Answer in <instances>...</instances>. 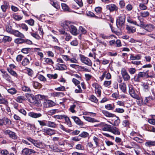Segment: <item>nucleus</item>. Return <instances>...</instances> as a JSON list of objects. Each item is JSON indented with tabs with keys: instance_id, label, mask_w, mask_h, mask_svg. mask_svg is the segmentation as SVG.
I'll return each mask as SVG.
<instances>
[{
	"instance_id": "1",
	"label": "nucleus",
	"mask_w": 155,
	"mask_h": 155,
	"mask_svg": "<svg viewBox=\"0 0 155 155\" xmlns=\"http://www.w3.org/2000/svg\"><path fill=\"white\" fill-rule=\"evenodd\" d=\"M152 74L149 75V74L147 73V71L146 72H140L137 74H136L134 77V79L135 81L139 82L140 79L141 78L144 77L147 78H154L155 77V74L153 72H151Z\"/></svg>"
},
{
	"instance_id": "2",
	"label": "nucleus",
	"mask_w": 155,
	"mask_h": 155,
	"mask_svg": "<svg viewBox=\"0 0 155 155\" xmlns=\"http://www.w3.org/2000/svg\"><path fill=\"white\" fill-rule=\"evenodd\" d=\"M125 16L124 15H122L119 16L116 20L117 26L118 28L120 29V27H122L124 24Z\"/></svg>"
},
{
	"instance_id": "3",
	"label": "nucleus",
	"mask_w": 155,
	"mask_h": 155,
	"mask_svg": "<svg viewBox=\"0 0 155 155\" xmlns=\"http://www.w3.org/2000/svg\"><path fill=\"white\" fill-rule=\"evenodd\" d=\"M80 60L82 63L89 66H92V62L90 59L82 54L80 55Z\"/></svg>"
},
{
	"instance_id": "4",
	"label": "nucleus",
	"mask_w": 155,
	"mask_h": 155,
	"mask_svg": "<svg viewBox=\"0 0 155 155\" xmlns=\"http://www.w3.org/2000/svg\"><path fill=\"white\" fill-rule=\"evenodd\" d=\"M27 139L38 148H42L43 147V144L41 142H39L37 140H34L31 137L27 138Z\"/></svg>"
},
{
	"instance_id": "5",
	"label": "nucleus",
	"mask_w": 155,
	"mask_h": 155,
	"mask_svg": "<svg viewBox=\"0 0 155 155\" xmlns=\"http://www.w3.org/2000/svg\"><path fill=\"white\" fill-rule=\"evenodd\" d=\"M128 87L129 92L131 97L135 99H139V96L136 94L133 86L129 84Z\"/></svg>"
},
{
	"instance_id": "6",
	"label": "nucleus",
	"mask_w": 155,
	"mask_h": 155,
	"mask_svg": "<svg viewBox=\"0 0 155 155\" xmlns=\"http://www.w3.org/2000/svg\"><path fill=\"white\" fill-rule=\"evenodd\" d=\"M59 31L61 35H64L63 38L66 41H69L72 38V36L69 33H67L64 30L61 29L59 30Z\"/></svg>"
},
{
	"instance_id": "7",
	"label": "nucleus",
	"mask_w": 155,
	"mask_h": 155,
	"mask_svg": "<svg viewBox=\"0 0 155 155\" xmlns=\"http://www.w3.org/2000/svg\"><path fill=\"white\" fill-rule=\"evenodd\" d=\"M143 28L147 31L149 32L154 31L155 29V26L152 24L149 23L146 25H144L143 22Z\"/></svg>"
},
{
	"instance_id": "8",
	"label": "nucleus",
	"mask_w": 155,
	"mask_h": 155,
	"mask_svg": "<svg viewBox=\"0 0 155 155\" xmlns=\"http://www.w3.org/2000/svg\"><path fill=\"white\" fill-rule=\"evenodd\" d=\"M12 124V121L6 117H4L2 119H0V125L3 126V125H10Z\"/></svg>"
},
{
	"instance_id": "9",
	"label": "nucleus",
	"mask_w": 155,
	"mask_h": 155,
	"mask_svg": "<svg viewBox=\"0 0 155 155\" xmlns=\"http://www.w3.org/2000/svg\"><path fill=\"white\" fill-rule=\"evenodd\" d=\"M92 86L95 88V92L97 94L98 96L100 97L101 94V86L96 83H93L92 84Z\"/></svg>"
},
{
	"instance_id": "10",
	"label": "nucleus",
	"mask_w": 155,
	"mask_h": 155,
	"mask_svg": "<svg viewBox=\"0 0 155 155\" xmlns=\"http://www.w3.org/2000/svg\"><path fill=\"white\" fill-rule=\"evenodd\" d=\"M121 74L125 81H128L130 79V77L124 68H122L121 71Z\"/></svg>"
},
{
	"instance_id": "11",
	"label": "nucleus",
	"mask_w": 155,
	"mask_h": 155,
	"mask_svg": "<svg viewBox=\"0 0 155 155\" xmlns=\"http://www.w3.org/2000/svg\"><path fill=\"white\" fill-rule=\"evenodd\" d=\"M106 8L110 12L116 11L118 10V8L115 4H110L106 6Z\"/></svg>"
},
{
	"instance_id": "12",
	"label": "nucleus",
	"mask_w": 155,
	"mask_h": 155,
	"mask_svg": "<svg viewBox=\"0 0 155 155\" xmlns=\"http://www.w3.org/2000/svg\"><path fill=\"white\" fill-rule=\"evenodd\" d=\"M44 107L48 108L54 105V103L50 100H44L43 103Z\"/></svg>"
},
{
	"instance_id": "13",
	"label": "nucleus",
	"mask_w": 155,
	"mask_h": 155,
	"mask_svg": "<svg viewBox=\"0 0 155 155\" xmlns=\"http://www.w3.org/2000/svg\"><path fill=\"white\" fill-rule=\"evenodd\" d=\"M4 133L5 134H8L9 137L13 139H16L17 137L15 133L9 130H7L4 131Z\"/></svg>"
},
{
	"instance_id": "14",
	"label": "nucleus",
	"mask_w": 155,
	"mask_h": 155,
	"mask_svg": "<svg viewBox=\"0 0 155 155\" xmlns=\"http://www.w3.org/2000/svg\"><path fill=\"white\" fill-rule=\"evenodd\" d=\"M22 153L25 155H31L32 153H35L36 151L33 149L25 148L22 150Z\"/></svg>"
},
{
	"instance_id": "15",
	"label": "nucleus",
	"mask_w": 155,
	"mask_h": 155,
	"mask_svg": "<svg viewBox=\"0 0 155 155\" xmlns=\"http://www.w3.org/2000/svg\"><path fill=\"white\" fill-rule=\"evenodd\" d=\"M68 31H69L72 34L74 35H76L79 34V32L76 27L72 25L70 26Z\"/></svg>"
},
{
	"instance_id": "16",
	"label": "nucleus",
	"mask_w": 155,
	"mask_h": 155,
	"mask_svg": "<svg viewBox=\"0 0 155 155\" xmlns=\"http://www.w3.org/2000/svg\"><path fill=\"white\" fill-rule=\"evenodd\" d=\"M71 25V23L70 21H65L62 23L61 26L64 29L68 31Z\"/></svg>"
},
{
	"instance_id": "17",
	"label": "nucleus",
	"mask_w": 155,
	"mask_h": 155,
	"mask_svg": "<svg viewBox=\"0 0 155 155\" xmlns=\"http://www.w3.org/2000/svg\"><path fill=\"white\" fill-rule=\"evenodd\" d=\"M11 34L13 35L16 37H19L21 38H25V36L23 34L18 31L14 29Z\"/></svg>"
},
{
	"instance_id": "18",
	"label": "nucleus",
	"mask_w": 155,
	"mask_h": 155,
	"mask_svg": "<svg viewBox=\"0 0 155 155\" xmlns=\"http://www.w3.org/2000/svg\"><path fill=\"white\" fill-rule=\"evenodd\" d=\"M127 21L128 22L138 26H142V25H143V22L141 21H140L139 24H138L137 23V22L133 21L132 19L130 18L129 17L127 18Z\"/></svg>"
},
{
	"instance_id": "19",
	"label": "nucleus",
	"mask_w": 155,
	"mask_h": 155,
	"mask_svg": "<svg viewBox=\"0 0 155 155\" xmlns=\"http://www.w3.org/2000/svg\"><path fill=\"white\" fill-rule=\"evenodd\" d=\"M9 5L8 2L4 1L3 2V4L1 6V8L3 12H6V10L9 8Z\"/></svg>"
},
{
	"instance_id": "20",
	"label": "nucleus",
	"mask_w": 155,
	"mask_h": 155,
	"mask_svg": "<svg viewBox=\"0 0 155 155\" xmlns=\"http://www.w3.org/2000/svg\"><path fill=\"white\" fill-rule=\"evenodd\" d=\"M83 5L82 2L81 1H79L77 0V1L73 3V8L74 9H78L79 7H81Z\"/></svg>"
},
{
	"instance_id": "21",
	"label": "nucleus",
	"mask_w": 155,
	"mask_h": 155,
	"mask_svg": "<svg viewBox=\"0 0 155 155\" xmlns=\"http://www.w3.org/2000/svg\"><path fill=\"white\" fill-rule=\"evenodd\" d=\"M28 114L30 117L35 118H39L42 116L41 113H36L34 112H29Z\"/></svg>"
},
{
	"instance_id": "22",
	"label": "nucleus",
	"mask_w": 155,
	"mask_h": 155,
	"mask_svg": "<svg viewBox=\"0 0 155 155\" xmlns=\"http://www.w3.org/2000/svg\"><path fill=\"white\" fill-rule=\"evenodd\" d=\"M44 132L47 134L49 135H51L55 134L56 130H52L50 128H47L44 129Z\"/></svg>"
},
{
	"instance_id": "23",
	"label": "nucleus",
	"mask_w": 155,
	"mask_h": 155,
	"mask_svg": "<svg viewBox=\"0 0 155 155\" xmlns=\"http://www.w3.org/2000/svg\"><path fill=\"white\" fill-rule=\"evenodd\" d=\"M102 113L105 116L107 117H113L116 116V115L114 114L110 113L105 110H102Z\"/></svg>"
},
{
	"instance_id": "24",
	"label": "nucleus",
	"mask_w": 155,
	"mask_h": 155,
	"mask_svg": "<svg viewBox=\"0 0 155 155\" xmlns=\"http://www.w3.org/2000/svg\"><path fill=\"white\" fill-rule=\"evenodd\" d=\"M2 42L5 43L7 42H10L12 40V38L11 37L7 35H4L3 37L1 39Z\"/></svg>"
},
{
	"instance_id": "25",
	"label": "nucleus",
	"mask_w": 155,
	"mask_h": 155,
	"mask_svg": "<svg viewBox=\"0 0 155 155\" xmlns=\"http://www.w3.org/2000/svg\"><path fill=\"white\" fill-rule=\"evenodd\" d=\"M71 118L74 120V122L77 124L81 126L83 125V122L81 121L78 117L76 116H72Z\"/></svg>"
},
{
	"instance_id": "26",
	"label": "nucleus",
	"mask_w": 155,
	"mask_h": 155,
	"mask_svg": "<svg viewBox=\"0 0 155 155\" xmlns=\"http://www.w3.org/2000/svg\"><path fill=\"white\" fill-rule=\"evenodd\" d=\"M115 135H119L120 132L119 129L115 127H112L110 131Z\"/></svg>"
},
{
	"instance_id": "27",
	"label": "nucleus",
	"mask_w": 155,
	"mask_h": 155,
	"mask_svg": "<svg viewBox=\"0 0 155 155\" xmlns=\"http://www.w3.org/2000/svg\"><path fill=\"white\" fill-rule=\"evenodd\" d=\"M61 6L62 9L64 12H71V11L68 6L65 3H62Z\"/></svg>"
},
{
	"instance_id": "28",
	"label": "nucleus",
	"mask_w": 155,
	"mask_h": 155,
	"mask_svg": "<svg viewBox=\"0 0 155 155\" xmlns=\"http://www.w3.org/2000/svg\"><path fill=\"white\" fill-rule=\"evenodd\" d=\"M84 118L86 120L91 122H98L99 121L94 118L87 117L83 116Z\"/></svg>"
},
{
	"instance_id": "29",
	"label": "nucleus",
	"mask_w": 155,
	"mask_h": 155,
	"mask_svg": "<svg viewBox=\"0 0 155 155\" xmlns=\"http://www.w3.org/2000/svg\"><path fill=\"white\" fill-rule=\"evenodd\" d=\"M149 84L147 83H144L142 84L143 88V90L144 91L147 92L149 91L150 89Z\"/></svg>"
},
{
	"instance_id": "30",
	"label": "nucleus",
	"mask_w": 155,
	"mask_h": 155,
	"mask_svg": "<svg viewBox=\"0 0 155 155\" xmlns=\"http://www.w3.org/2000/svg\"><path fill=\"white\" fill-rule=\"evenodd\" d=\"M126 29L127 30V32L129 33H133L135 32L136 28L131 26H129L128 25L127 26Z\"/></svg>"
},
{
	"instance_id": "31",
	"label": "nucleus",
	"mask_w": 155,
	"mask_h": 155,
	"mask_svg": "<svg viewBox=\"0 0 155 155\" xmlns=\"http://www.w3.org/2000/svg\"><path fill=\"white\" fill-rule=\"evenodd\" d=\"M13 30L14 29L12 28V27L9 25L8 24L6 25L5 31L8 33L11 34Z\"/></svg>"
},
{
	"instance_id": "32",
	"label": "nucleus",
	"mask_w": 155,
	"mask_h": 155,
	"mask_svg": "<svg viewBox=\"0 0 155 155\" xmlns=\"http://www.w3.org/2000/svg\"><path fill=\"white\" fill-rule=\"evenodd\" d=\"M119 87L122 92L125 93L126 91V85L124 83H121L119 85Z\"/></svg>"
},
{
	"instance_id": "33",
	"label": "nucleus",
	"mask_w": 155,
	"mask_h": 155,
	"mask_svg": "<svg viewBox=\"0 0 155 155\" xmlns=\"http://www.w3.org/2000/svg\"><path fill=\"white\" fill-rule=\"evenodd\" d=\"M130 59L132 60H140L141 59V56L140 54H138L136 56H135L132 54H130Z\"/></svg>"
},
{
	"instance_id": "34",
	"label": "nucleus",
	"mask_w": 155,
	"mask_h": 155,
	"mask_svg": "<svg viewBox=\"0 0 155 155\" xmlns=\"http://www.w3.org/2000/svg\"><path fill=\"white\" fill-rule=\"evenodd\" d=\"M45 62L47 64L52 65L54 64V62L52 60L49 58H45Z\"/></svg>"
},
{
	"instance_id": "35",
	"label": "nucleus",
	"mask_w": 155,
	"mask_h": 155,
	"mask_svg": "<svg viewBox=\"0 0 155 155\" xmlns=\"http://www.w3.org/2000/svg\"><path fill=\"white\" fill-rule=\"evenodd\" d=\"M106 109L109 110H112L115 108V105L114 104H108L105 106Z\"/></svg>"
},
{
	"instance_id": "36",
	"label": "nucleus",
	"mask_w": 155,
	"mask_h": 155,
	"mask_svg": "<svg viewBox=\"0 0 155 155\" xmlns=\"http://www.w3.org/2000/svg\"><path fill=\"white\" fill-rule=\"evenodd\" d=\"M26 96L30 102H33L34 99V97L33 95L28 94H26Z\"/></svg>"
},
{
	"instance_id": "37",
	"label": "nucleus",
	"mask_w": 155,
	"mask_h": 155,
	"mask_svg": "<svg viewBox=\"0 0 155 155\" xmlns=\"http://www.w3.org/2000/svg\"><path fill=\"white\" fill-rule=\"evenodd\" d=\"M112 126L109 125L105 124L104 127L102 128V130L104 131H110Z\"/></svg>"
},
{
	"instance_id": "38",
	"label": "nucleus",
	"mask_w": 155,
	"mask_h": 155,
	"mask_svg": "<svg viewBox=\"0 0 155 155\" xmlns=\"http://www.w3.org/2000/svg\"><path fill=\"white\" fill-rule=\"evenodd\" d=\"M115 117L117 119L115 120L114 121V124H112L110 122H109L111 124L113 125L114 126H118L119 124H120V120L119 118V117L117 116L116 115Z\"/></svg>"
},
{
	"instance_id": "39",
	"label": "nucleus",
	"mask_w": 155,
	"mask_h": 155,
	"mask_svg": "<svg viewBox=\"0 0 155 155\" xmlns=\"http://www.w3.org/2000/svg\"><path fill=\"white\" fill-rule=\"evenodd\" d=\"M145 144L146 146L149 147L155 146V141H149L146 142Z\"/></svg>"
},
{
	"instance_id": "40",
	"label": "nucleus",
	"mask_w": 155,
	"mask_h": 155,
	"mask_svg": "<svg viewBox=\"0 0 155 155\" xmlns=\"http://www.w3.org/2000/svg\"><path fill=\"white\" fill-rule=\"evenodd\" d=\"M59 70L61 71H63L66 70L67 68V67L65 64H58Z\"/></svg>"
},
{
	"instance_id": "41",
	"label": "nucleus",
	"mask_w": 155,
	"mask_h": 155,
	"mask_svg": "<svg viewBox=\"0 0 155 155\" xmlns=\"http://www.w3.org/2000/svg\"><path fill=\"white\" fill-rule=\"evenodd\" d=\"M154 98L152 96H149L146 97L144 99V103L146 104L149 103L150 101L153 100Z\"/></svg>"
},
{
	"instance_id": "42",
	"label": "nucleus",
	"mask_w": 155,
	"mask_h": 155,
	"mask_svg": "<svg viewBox=\"0 0 155 155\" xmlns=\"http://www.w3.org/2000/svg\"><path fill=\"white\" fill-rule=\"evenodd\" d=\"M65 121L68 126L71 127L72 126L71 123L69 118L67 116L65 115L64 118Z\"/></svg>"
},
{
	"instance_id": "43",
	"label": "nucleus",
	"mask_w": 155,
	"mask_h": 155,
	"mask_svg": "<svg viewBox=\"0 0 155 155\" xmlns=\"http://www.w3.org/2000/svg\"><path fill=\"white\" fill-rule=\"evenodd\" d=\"M7 91L12 94H15L17 92L15 89L13 87L7 89Z\"/></svg>"
},
{
	"instance_id": "44",
	"label": "nucleus",
	"mask_w": 155,
	"mask_h": 155,
	"mask_svg": "<svg viewBox=\"0 0 155 155\" xmlns=\"http://www.w3.org/2000/svg\"><path fill=\"white\" fill-rule=\"evenodd\" d=\"M36 17L37 19L42 21L45 20L46 18L45 16L43 14L41 15L38 16H36Z\"/></svg>"
},
{
	"instance_id": "45",
	"label": "nucleus",
	"mask_w": 155,
	"mask_h": 155,
	"mask_svg": "<svg viewBox=\"0 0 155 155\" xmlns=\"http://www.w3.org/2000/svg\"><path fill=\"white\" fill-rule=\"evenodd\" d=\"M47 126L55 128L56 126V125L54 122L48 121L47 122Z\"/></svg>"
},
{
	"instance_id": "46",
	"label": "nucleus",
	"mask_w": 155,
	"mask_h": 155,
	"mask_svg": "<svg viewBox=\"0 0 155 155\" xmlns=\"http://www.w3.org/2000/svg\"><path fill=\"white\" fill-rule=\"evenodd\" d=\"M25 100L26 98L23 96H18L16 99V101L19 103H22Z\"/></svg>"
},
{
	"instance_id": "47",
	"label": "nucleus",
	"mask_w": 155,
	"mask_h": 155,
	"mask_svg": "<svg viewBox=\"0 0 155 155\" xmlns=\"http://www.w3.org/2000/svg\"><path fill=\"white\" fill-rule=\"evenodd\" d=\"M22 38H16L14 42L17 44H20L24 43V39Z\"/></svg>"
},
{
	"instance_id": "48",
	"label": "nucleus",
	"mask_w": 155,
	"mask_h": 155,
	"mask_svg": "<svg viewBox=\"0 0 155 155\" xmlns=\"http://www.w3.org/2000/svg\"><path fill=\"white\" fill-rule=\"evenodd\" d=\"M139 99H137L138 101L137 102V104L139 106H141L143 104H146L144 103V100H143V99L142 98L140 97L139 96Z\"/></svg>"
},
{
	"instance_id": "49",
	"label": "nucleus",
	"mask_w": 155,
	"mask_h": 155,
	"mask_svg": "<svg viewBox=\"0 0 155 155\" xmlns=\"http://www.w3.org/2000/svg\"><path fill=\"white\" fill-rule=\"evenodd\" d=\"M29 63V61L27 58H25L22 61L21 64L24 66L28 65Z\"/></svg>"
},
{
	"instance_id": "50",
	"label": "nucleus",
	"mask_w": 155,
	"mask_h": 155,
	"mask_svg": "<svg viewBox=\"0 0 155 155\" xmlns=\"http://www.w3.org/2000/svg\"><path fill=\"white\" fill-rule=\"evenodd\" d=\"M30 33L33 37L37 40H39L41 38L36 33L31 32Z\"/></svg>"
},
{
	"instance_id": "51",
	"label": "nucleus",
	"mask_w": 155,
	"mask_h": 155,
	"mask_svg": "<svg viewBox=\"0 0 155 155\" xmlns=\"http://www.w3.org/2000/svg\"><path fill=\"white\" fill-rule=\"evenodd\" d=\"M140 14L142 17L146 18L149 15L150 13L148 11H144L141 12Z\"/></svg>"
},
{
	"instance_id": "52",
	"label": "nucleus",
	"mask_w": 155,
	"mask_h": 155,
	"mask_svg": "<svg viewBox=\"0 0 155 155\" xmlns=\"http://www.w3.org/2000/svg\"><path fill=\"white\" fill-rule=\"evenodd\" d=\"M44 97L43 96L39 94L35 96V98L39 103V101L40 102L41 100L43 101V99Z\"/></svg>"
},
{
	"instance_id": "53",
	"label": "nucleus",
	"mask_w": 155,
	"mask_h": 155,
	"mask_svg": "<svg viewBox=\"0 0 155 155\" xmlns=\"http://www.w3.org/2000/svg\"><path fill=\"white\" fill-rule=\"evenodd\" d=\"M19 26L23 30H24L26 31L28 30V28L27 25L25 24H19Z\"/></svg>"
},
{
	"instance_id": "54",
	"label": "nucleus",
	"mask_w": 155,
	"mask_h": 155,
	"mask_svg": "<svg viewBox=\"0 0 155 155\" xmlns=\"http://www.w3.org/2000/svg\"><path fill=\"white\" fill-rule=\"evenodd\" d=\"M47 77L50 79H56L58 77V75L56 74H48L47 75Z\"/></svg>"
},
{
	"instance_id": "55",
	"label": "nucleus",
	"mask_w": 155,
	"mask_h": 155,
	"mask_svg": "<svg viewBox=\"0 0 155 155\" xmlns=\"http://www.w3.org/2000/svg\"><path fill=\"white\" fill-rule=\"evenodd\" d=\"M75 148L76 149L81 150H84V146L80 144H78L75 146Z\"/></svg>"
},
{
	"instance_id": "56",
	"label": "nucleus",
	"mask_w": 155,
	"mask_h": 155,
	"mask_svg": "<svg viewBox=\"0 0 155 155\" xmlns=\"http://www.w3.org/2000/svg\"><path fill=\"white\" fill-rule=\"evenodd\" d=\"M90 100L92 101L95 103L98 102V100L96 97L93 95H91L90 97Z\"/></svg>"
},
{
	"instance_id": "57",
	"label": "nucleus",
	"mask_w": 155,
	"mask_h": 155,
	"mask_svg": "<svg viewBox=\"0 0 155 155\" xmlns=\"http://www.w3.org/2000/svg\"><path fill=\"white\" fill-rule=\"evenodd\" d=\"M131 148H134L135 149L139 148V147L137 144H136L134 142H130V146Z\"/></svg>"
},
{
	"instance_id": "58",
	"label": "nucleus",
	"mask_w": 155,
	"mask_h": 155,
	"mask_svg": "<svg viewBox=\"0 0 155 155\" xmlns=\"http://www.w3.org/2000/svg\"><path fill=\"white\" fill-rule=\"evenodd\" d=\"M77 89H76L75 90V92L76 93H82V90L81 89V86L80 85H78L77 86Z\"/></svg>"
},
{
	"instance_id": "59",
	"label": "nucleus",
	"mask_w": 155,
	"mask_h": 155,
	"mask_svg": "<svg viewBox=\"0 0 155 155\" xmlns=\"http://www.w3.org/2000/svg\"><path fill=\"white\" fill-rule=\"evenodd\" d=\"M13 16L14 18L17 21L20 20L22 18V16H21L20 15L15 14L13 15Z\"/></svg>"
},
{
	"instance_id": "60",
	"label": "nucleus",
	"mask_w": 155,
	"mask_h": 155,
	"mask_svg": "<svg viewBox=\"0 0 155 155\" xmlns=\"http://www.w3.org/2000/svg\"><path fill=\"white\" fill-rule=\"evenodd\" d=\"M78 44V42L76 39L70 42L71 45L73 46H77Z\"/></svg>"
},
{
	"instance_id": "61",
	"label": "nucleus",
	"mask_w": 155,
	"mask_h": 155,
	"mask_svg": "<svg viewBox=\"0 0 155 155\" xmlns=\"http://www.w3.org/2000/svg\"><path fill=\"white\" fill-rule=\"evenodd\" d=\"M79 32H80L82 34H85L87 32L86 30L81 26L79 27Z\"/></svg>"
},
{
	"instance_id": "62",
	"label": "nucleus",
	"mask_w": 155,
	"mask_h": 155,
	"mask_svg": "<svg viewBox=\"0 0 155 155\" xmlns=\"http://www.w3.org/2000/svg\"><path fill=\"white\" fill-rule=\"evenodd\" d=\"M22 89L23 91L26 92H30L31 91L30 88L26 86H23L22 87Z\"/></svg>"
},
{
	"instance_id": "63",
	"label": "nucleus",
	"mask_w": 155,
	"mask_h": 155,
	"mask_svg": "<svg viewBox=\"0 0 155 155\" xmlns=\"http://www.w3.org/2000/svg\"><path fill=\"white\" fill-rule=\"evenodd\" d=\"M33 86L36 88H39L41 87L40 84L37 82H34L33 83Z\"/></svg>"
},
{
	"instance_id": "64",
	"label": "nucleus",
	"mask_w": 155,
	"mask_h": 155,
	"mask_svg": "<svg viewBox=\"0 0 155 155\" xmlns=\"http://www.w3.org/2000/svg\"><path fill=\"white\" fill-rule=\"evenodd\" d=\"M8 72L12 75L14 77H16L17 76V74L14 71H13L12 69H10L8 70Z\"/></svg>"
}]
</instances>
